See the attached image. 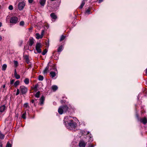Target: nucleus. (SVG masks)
Wrapping results in <instances>:
<instances>
[{"label": "nucleus", "mask_w": 147, "mask_h": 147, "mask_svg": "<svg viewBox=\"0 0 147 147\" xmlns=\"http://www.w3.org/2000/svg\"><path fill=\"white\" fill-rule=\"evenodd\" d=\"M64 121L65 123H66L65 125L67 128L70 130H73L77 126L76 123L72 120L71 117H65Z\"/></svg>", "instance_id": "1"}, {"label": "nucleus", "mask_w": 147, "mask_h": 147, "mask_svg": "<svg viewBox=\"0 0 147 147\" xmlns=\"http://www.w3.org/2000/svg\"><path fill=\"white\" fill-rule=\"evenodd\" d=\"M68 107L67 106H63L59 107L58 109V111L60 114H62L63 112H66L68 110Z\"/></svg>", "instance_id": "2"}, {"label": "nucleus", "mask_w": 147, "mask_h": 147, "mask_svg": "<svg viewBox=\"0 0 147 147\" xmlns=\"http://www.w3.org/2000/svg\"><path fill=\"white\" fill-rule=\"evenodd\" d=\"M20 90L22 94H25L27 92L28 89L24 86H22L20 87Z\"/></svg>", "instance_id": "3"}, {"label": "nucleus", "mask_w": 147, "mask_h": 147, "mask_svg": "<svg viewBox=\"0 0 147 147\" xmlns=\"http://www.w3.org/2000/svg\"><path fill=\"white\" fill-rule=\"evenodd\" d=\"M42 47L41 44L40 43H37L36 46V49L38 53H40L41 52V50L40 49Z\"/></svg>", "instance_id": "4"}, {"label": "nucleus", "mask_w": 147, "mask_h": 147, "mask_svg": "<svg viewBox=\"0 0 147 147\" xmlns=\"http://www.w3.org/2000/svg\"><path fill=\"white\" fill-rule=\"evenodd\" d=\"M18 22V18H17L13 17L10 18V23L16 24Z\"/></svg>", "instance_id": "5"}, {"label": "nucleus", "mask_w": 147, "mask_h": 147, "mask_svg": "<svg viewBox=\"0 0 147 147\" xmlns=\"http://www.w3.org/2000/svg\"><path fill=\"white\" fill-rule=\"evenodd\" d=\"M44 32V30H42L41 33L40 35L39 33H36V38L37 39H39L40 38H42V37L43 36V35Z\"/></svg>", "instance_id": "6"}, {"label": "nucleus", "mask_w": 147, "mask_h": 147, "mask_svg": "<svg viewBox=\"0 0 147 147\" xmlns=\"http://www.w3.org/2000/svg\"><path fill=\"white\" fill-rule=\"evenodd\" d=\"M25 6V3L24 2L20 3L18 4V8L20 10H22Z\"/></svg>", "instance_id": "7"}, {"label": "nucleus", "mask_w": 147, "mask_h": 147, "mask_svg": "<svg viewBox=\"0 0 147 147\" xmlns=\"http://www.w3.org/2000/svg\"><path fill=\"white\" fill-rule=\"evenodd\" d=\"M86 142H85L83 140L80 141L79 143V146L80 147H85Z\"/></svg>", "instance_id": "8"}, {"label": "nucleus", "mask_w": 147, "mask_h": 147, "mask_svg": "<svg viewBox=\"0 0 147 147\" xmlns=\"http://www.w3.org/2000/svg\"><path fill=\"white\" fill-rule=\"evenodd\" d=\"M141 122L144 125L146 124L147 122V119L146 117H144L140 120Z\"/></svg>", "instance_id": "9"}, {"label": "nucleus", "mask_w": 147, "mask_h": 147, "mask_svg": "<svg viewBox=\"0 0 147 147\" xmlns=\"http://www.w3.org/2000/svg\"><path fill=\"white\" fill-rule=\"evenodd\" d=\"M5 109V107L4 105H2L0 107V112H4Z\"/></svg>", "instance_id": "10"}, {"label": "nucleus", "mask_w": 147, "mask_h": 147, "mask_svg": "<svg viewBox=\"0 0 147 147\" xmlns=\"http://www.w3.org/2000/svg\"><path fill=\"white\" fill-rule=\"evenodd\" d=\"M45 0H41L40 1V3L41 5L44 6L45 5Z\"/></svg>", "instance_id": "11"}, {"label": "nucleus", "mask_w": 147, "mask_h": 147, "mask_svg": "<svg viewBox=\"0 0 147 147\" xmlns=\"http://www.w3.org/2000/svg\"><path fill=\"white\" fill-rule=\"evenodd\" d=\"M49 68V66H47L45 69L43 71V73L44 74H45L47 73V72Z\"/></svg>", "instance_id": "12"}, {"label": "nucleus", "mask_w": 147, "mask_h": 147, "mask_svg": "<svg viewBox=\"0 0 147 147\" xmlns=\"http://www.w3.org/2000/svg\"><path fill=\"white\" fill-rule=\"evenodd\" d=\"M50 16H51V17L53 19H55L57 18V17H56V16L53 13H51L50 15Z\"/></svg>", "instance_id": "13"}, {"label": "nucleus", "mask_w": 147, "mask_h": 147, "mask_svg": "<svg viewBox=\"0 0 147 147\" xmlns=\"http://www.w3.org/2000/svg\"><path fill=\"white\" fill-rule=\"evenodd\" d=\"M7 67V65L6 64H4L2 66V70H5L6 69Z\"/></svg>", "instance_id": "14"}, {"label": "nucleus", "mask_w": 147, "mask_h": 147, "mask_svg": "<svg viewBox=\"0 0 147 147\" xmlns=\"http://www.w3.org/2000/svg\"><path fill=\"white\" fill-rule=\"evenodd\" d=\"M24 82L26 84H28L29 82V80L28 78H26L24 80Z\"/></svg>", "instance_id": "15"}, {"label": "nucleus", "mask_w": 147, "mask_h": 147, "mask_svg": "<svg viewBox=\"0 0 147 147\" xmlns=\"http://www.w3.org/2000/svg\"><path fill=\"white\" fill-rule=\"evenodd\" d=\"M52 89L54 91L56 90L58 88V87L57 86L53 85L52 86Z\"/></svg>", "instance_id": "16"}, {"label": "nucleus", "mask_w": 147, "mask_h": 147, "mask_svg": "<svg viewBox=\"0 0 147 147\" xmlns=\"http://www.w3.org/2000/svg\"><path fill=\"white\" fill-rule=\"evenodd\" d=\"M24 59L27 63H29V61L28 56L27 55H25L24 57Z\"/></svg>", "instance_id": "17"}, {"label": "nucleus", "mask_w": 147, "mask_h": 147, "mask_svg": "<svg viewBox=\"0 0 147 147\" xmlns=\"http://www.w3.org/2000/svg\"><path fill=\"white\" fill-rule=\"evenodd\" d=\"M4 135L2 134L1 131H0V139H3L4 138Z\"/></svg>", "instance_id": "18"}, {"label": "nucleus", "mask_w": 147, "mask_h": 147, "mask_svg": "<svg viewBox=\"0 0 147 147\" xmlns=\"http://www.w3.org/2000/svg\"><path fill=\"white\" fill-rule=\"evenodd\" d=\"M50 74L51 76H52V78H53L55 77L56 75V74L55 72H50Z\"/></svg>", "instance_id": "19"}, {"label": "nucleus", "mask_w": 147, "mask_h": 147, "mask_svg": "<svg viewBox=\"0 0 147 147\" xmlns=\"http://www.w3.org/2000/svg\"><path fill=\"white\" fill-rule=\"evenodd\" d=\"M20 82L19 80L16 81L14 84V85L15 87H16L19 84Z\"/></svg>", "instance_id": "20"}, {"label": "nucleus", "mask_w": 147, "mask_h": 147, "mask_svg": "<svg viewBox=\"0 0 147 147\" xmlns=\"http://www.w3.org/2000/svg\"><path fill=\"white\" fill-rule=\"evenodd\" d=\"M85 4V2L84 1V0H83V1L82 2V3L81 5L79 7V8L80 9H82V8L83 6H84Z\"/></svg>", "instance_id": "21"}, {"label": "nucleus", "mask_w": 147, "mask_h": 147, "mask_svg": "<svg viewBox=\"0 0 147 147\" xmlns=\"http://www.w3.org/2000/svg\"><path fill=\"white\" fill-rule=\"evenodd\" d=\"M63 48V46L62 45L60 46L58 49V52H61Z\"/></svg>", "instance_id": "22"}, {"label": "nucleus", "mask_w": 147, "mask_h": 147, "mask_svg": "<svg viewBox=\"0 0 147 147\" xmlns=\"http://www.w3.org/2000/svg\"><path fill=\"white\" fill-rule=\"evenodd\" d=\"M44 79V77L43 76H42L41 75H40L38 78V79L40 81H42Z\"/></svg>", "instance_id": "23"}, {"label": "nucleus", "mask_w": 147, "mask_h": 147, "mask_svg": "<svg viewBox=\"0 0 147 147\" xmlns=\"http://www.w3.org/2000/svg\"><path fill=\"white\" fill-rule=\"evenodd\" d=\"M26 112H24V113H23L22 116V118L24 119H26Z\"/></svg>", "instance_id": "24"}, {"label": "nucleus", "mask_w": 147, "mask_h": 147, "mask_svg": "<svg viewBox=\"0 0 147 147\" xmlns=\"http://www.w3.org/2000/svg\"><path fill=\"white\" fill-rule=\"evenodd\" d=\"M65 36L63 35H62L61 37L60 41L63 40L65 39Z\"/></svg>", "instance_id": "25"}, {"label": "nucleus", "mask_w": 147, "mask_h": 147, "mask_svg": "<svg viewBox=\"0 0 147 147\" xmlns=\"http://www.w3.org/2000/svg\"><path fill=\"white\" fill-rule=\"evenodd\" d=\"M34 43V41L33 40H30V42L29 45L31 46Z\"/></svg>", "instance_id": "26"}, {"label": "nucleus", "mask_w": 147, "mask_h": 147, "mask_svg": "<svg viewBox=\"0 0 147 147\" xmlns=\"http://www.w3.org/2000/svg\"><path fill=\"white\" fill-rule=\"evenodd\" d=\"M47 51L46 49H45L43 51V52L42 53V55H45L47 53Z\"/></svg>", "instance_id": "27"}, {"label": "nucleus", "mask_w": 147, "mask_h": 147, "mask_svg": "<svg viewBox=\"0 0 147 147\" xmlns=\"http://www.w3.org/2000/svg\"><path fill=\"white\" fill-rule=\"evenodd\" d=\"M40 95V92H37L36 94H35V96L37 98H38L39 97Z\"/></svg>", "instance_id": "28"}, {"label": "nucleus", "mask_w": 147, "mask_h": 147, "mask_svg": "<svg viewBox=\"0 0 147 147\" xmlns=\"http://www.w3.org/2000/svg\"><path fill=\"white\" fill-rule=\"evenodd\" d=\"M14 64L16 67H17L18 65V63L17 61H14Z\"/></svg>", "instance_id": "29"}, {"label": "nucleus", "mask_w": 147, "mask_h": 147, "mask_svg": "<svg viewBox=\"0 0 147 147\" xmlns=\"http://www.w3.org/2000/svg\"><path fill=\"white\" fill-rule=\"evenodd\" d=\"M15 77L17 79H19L20 78V75L18 74L15 75Z\"/></svg>", "instance_id": "30"}, {"label": "nucleus", "mask_w": 147, "mask_h": 147, "mask_svg": "<svg viewBox=\"0 0 147 147\" xmlns=\"http://www.w3.org/2000/svg\"><path fill=\"white\" fill-rule=\"evenodd\" d=\"M6 147H11V145L9 143V142L7 143Z\"/></svg>", "instance_id": "31"}, {"label": "nucleus", "mask_w": 147, "mask_h": 147, "mask_svg": "<svg viewBox=\"0 0 147 147\" xmlns=\"http://www.w3.org/2000/svg\"><path fill=\"white\" fill-rule=\"evenodd\" d=\"M45 100V97L43 96H42L40 98V101H44Z\"/></svg>", "instance_id": "32"}, {"label": "nucleus", "mask_w": 147, "mask_h": 147, "mask_svg": "<svg viewBox=\"0 0 147 147\" xmlns=\"http://www.w3.org/2000/svg\"><path fill=\"white\" fill-rule=\"evenodd\" d=\"M90 11L89 9H88L86 10L85 12L86 13H87L88 14H89L90 13Z\"/></svg>", "instance_id": "33"}, {"label": "nucleus", "mask_w": 147, "mask_h": 147, "mask_svg": "<svg viewBox=\"0 0 147 147\" xmlns=\"http://www.w3.org/2000/svg\"><path fill=\"white\" fill-rule=\"evenodd\" d=\"M24 24V22L23 21H21L20 22V25L23 26Z\"/></svg>", "instance_id": "34"}, {"label": "nucleus", "mask_w": 147, "mask_h": 147, "mask_svg": "<svg viewBox=\"0 0 147 147\" xmlns=\"http://www.w3.org/2000/svg\"><path fill=\"white\" fill-rule=\"evenodd\" d=\"M20 89H17V92L16 93V95H17L19 94L20 93Z\"/></svg>", "instance_id": "35"}, {"label": "nucleus", "mask_w": 147, "mask_h": 147, "mask_svg": "<svg viewBox=\"0 0 147 147\" xmlns=\"http://www.w3.org/2000/svg\"><path fill=\"white\" fill-rule=\"evenodd\" d=\"M9 9L10 10H12L13 9V6L11 5H10L9 6Z\"/></svg>", "instance_id": "36"}, {"label": "nucleus", "mask_w": 147, "mask_h": 147, "mask_svg": "<svg viewBox=\"0 0 147 147\" xmlns=\"http://www.w3.org/2000/svg\"><path fill=\"white\" fill-rule=\"evenodd\" d=\"M24 106L25 108H27L28 107V105L27 103H26L24 105Z\"/></svg>", "instance_id": "37"}, {"label": "nucleus", "mask_w": 147, "mask_h": 147, "mask_svg": "<svg viewBox=\"0 0 147 147\" xmlns=\"http://www.w3.org/2000/svg\"><path fill=\"white\" fill-rule=\"evenodd\" d=\"M38 85H35L34 87V89L36 90V89L38 87Z\"/></svg>", "instance_id": "38"}, {"label": "nucleus", "mask_w": 147, "mask_h": 147, "mask_svg": "<svg viewBox=\"0 0 147 147\" xmlns=\"http://www.w3.org/2000/svg\"><path fill=\"white\" fill-rule=\"evenodd\" d=\"M14 82V80H12L10 82V84H13Z\"/></svg>", "instance_id": "39"}, {"label": "nucleus", "mask_w": 147, "mask_h": 147, "mask_svg": "<svg viewBox=\"0 0 147 147\" xmlns=\"http://www.w3.org/2000/svg\"><path fill=\"white\" fill-rule=\"evenodd\" d=\"M88 138H89V142H90V141H91V142H92V140H91V138L90 136H89Z\"/></svg>", "instance_id": "40"}, {"label": "nucleus", "mask_w": 147, "mask_h": 147, "mask_svg": "<svg viewBox=\"0 0 147 147\" xmlns=\"http://www.w3.org/2000/svg\"><path fill=\"white\" fill-rule=\"evenodd\" d=\"M91 143H89L88 144V147H94V146H90V145H91Z\"/></svg>", "instance_id": "41"}, {"label": "nucleus", "mask_w": 147, "mask_h": 147, "mask_svg": "<svg viewBox=\"0 0 147 147\" xmlns=\"http://www.w3.org/2000/svg\"><path fill=\"white\" fill-rule=\"evenodd\" d=\"M28 1L29 3H32L33 1V0H28Z\"/></svg>", "instance_id": "42"}, {"label": "nucleus", "mask_w": 147, "mask_h": 147, "mask_svg": "<svg viewBox=\"0 0 147 147\" xmlns=\"http://www.w3.org/2000/svg\"><path fill=\"white\" fill-rule=\"evenodd\" d=\"M14 75L17 74V72H16V69H15V71H14Z\"/></svg>", "instance_id": "43"}, {"label": "nucleus", "mask_w": 147, "mask_h": 147, "mask_svg": "<svg viewBox=\"0 0 147 147\" xmlns=\"http://www.w3.org/2000/svg\"><path fill=\"white\" fill-rule=\"evenodd\" d=\"M33 28V27H31L30 28H28V30H32Z\"/></svg>", "instance_id": "44"}, {"label": "nucleus", "mask_w": 147, "mask_h": 147, "mask_svg": "<svg viewBox=\"0 0 147 147\" xmlns=\"http://www.w3.org/2000/svg\"><path fill=\"white\" fill-rule=\"evenodd\" d=\"M40 102V104L41 105H42L43 104V102Z\"/></svg>", "instance_id": "45"}, {"label": "nucleus", "mask_w": 147, "mask_h": 147, "mask_svg": "<svg viewBox=\"0 0 147 147\" xmlns=\"http://www.w3.org/2000/svg\"><path fill=\"white\" fill-rule=\"evenodd\" d=\"M103 1V0H99L98 1L99 3H100L102 2Z\"/></svg>", "instance_id": "46"}, {"label": "nucleus", "mask_w": 147, "mask_h": 147, "mask_svg": "<svg viewBox=\"0 0 147 147\" xmlns=\"http://www.w3.org/2000/svg\"><path fill=\"white\" fill-rule=\"evenodd\" d=\"M2 26V23L0 22V27H1Z\"/></svg>", "instance_id": "47"}, {"label": "nucleus", "mask_w": 147, "mask_h": 147, "mask_svg": "<svg viewBox=\"0 0 147 147\" xmlns=\"http://www.w3.org/2000/svg\"><path fill=\"white\" fill-rule=\"evenodd\" d=\"M2 39V37L1 36H0V40H1Z\"/></svg>", "instance_id": "48"}, {"label": "nucleus", "mask_w": 147, "mask_h": 147, "mask_svg": "<svg viewBox=\"0 0 147 147\" xmlns=\"http://www.w3.org/2000/svg\"><path fill=\"white\" fill-rule=\"evenodd\" d=\"M5 85H4L3 86V88H5Z\"/></svg>", "instance_id": "49"}, {"label": "nucleus", "mask_w": 147, "mask_h": 147, "mask_svg": "<svg viewBox=\"0 0 147 147\" xmlns=\"http://www.w3.org/2000/svg\"><path fill=\"white\" fill-rule=\"evenodd\" d=\"M146 74H147V68L146 69Z\"/></svg>", "instance_id": "50"}, {"label": "nucleus", "mask_w": 147, "mask_h": 147, "mask_svg": "<svg viewBox=\"0 0 147 147\" xmlns=\"http://www.w3.org/2000/svg\"><path fill=\"white\" fill-rule=\"evenodd\" d=\"M0 147H2V145L0 144Z\"/></svg>", "instance_id": "51"}, {"label": "nucleus", "mask_w": 147, "mask_h": 147, "mask_svg": "<svg viewBox=\"0 0 147 147\" xmlns=\"http://www.w3.org/2000/svg\"><path fill=\"white\" fill-rule=\"evenodd\" d=\"M136 116H137L138 117V114H136Z\"/></svg>", "instance_id": "52"}, {"label": "nucleus", "mask_w": 147, "mask_h": 147, "mask_svg": "<svg viewBox=\"0 0 147 147\" xmlns=\"http://www.w3.org/2000/svg\"><path fill=\"white\" fill-rule=\"evenodd\" d=\"M89 131L88 132L87 134H88L89 133Z\"/></svg>", "instance_id": "53"}, {"label": "nucleus", "mask_w": 147, "mask_h": 147, "mask_svg": "<svg viewBox=\"0 0 147 147\" xmlns=\"http://www.w3.org/2000/svg\"><path fill=\"white\" fill-rule=\"evenodd\" d=\"M32 103H34V102L32 101Z\"/></svg>", "instance_id": "54"}]
</instances>
